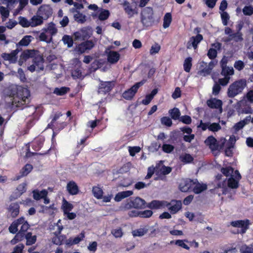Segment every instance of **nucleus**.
Listing matches in <instances>:
<instances>
[{
    "mask_svg": "<svg viewBox=\"0 0 253 253\" xmlns=\"http://www.w3.org/2000/svg\"><path fill=\"white\" fill-rule=\"evenodd\" d=\"M25 235L26 234L22 233L20 231L17 232L14 237L11 240L10 243L12 245H15L22 241L25 238Z\"/></svg>",
    "mask_w": 253,
    "mask_h": 253,
    "instance_id": "72a5a7b5",
    "label": "nucleus"
},
{
    "mask_svg": "<svg viewBox=\"0 0 253 253\" xmlns=\"http://www.w3.org/2000/svg\"><path fill=\"white\" fill-rule=\"evenodd\" d=\"M74 206L72 204L68 202L65 199H63L62 205V209L63 210L64 213H66L68 211H71L72 210Z\"/></svg>",
    "mask_w": 253,
    "mask_h": 253,
    "instance_id": "e433bc0d",
    "label": "nucleus"
},
{
    "mask_svg": "<svg viewBox=\"0 0 253 253\" xmlns=\"http://www.w3.org/2000/svg\"><path fill=\"white\" fill-rule=\"evenodd\" d=\"M180 159L184 163L188 164L191 163L194 159L189 154H185L180 156Z\"/></svg>",
    "mask_w": 253,
    "mask_h": 253,
    "instance_id": "a18cd8bd",
    "label": "nucleus"
},
{
    "mask_svg": "<svg viewBox=\"0 0 253 253\" xmlns=\"http://www.w3.org/2000/svg\"><path fill=\"white\" fill-rule=\"evenodd\" d=\"M161 49L160 45L155 42L154 44H153L150 49V53L151 55H154L156 53H158Z\"/></svg>",
    "mask_w": 253,
    "mask_h": 253,
    "instance_id": "603ef678",
    "label": "nucleus"
},
{
    "mask_svg": "<svg viewBox=\"0 0 253 253\" xmlns=\"http://www.w3.org/2000/svg\"><path fill=\"white\" fill-rule=\"evenodd\" d=\"M22 226H21L20 229L19 231L22 233L25 234L27 230L30 228V226L25 218L23 217V220L22 221Z\"/></svg>",
    "mask_w": 253,
    "mask_h": 253,
    "instance_id": "8fccbe9b",
    "label": "nucleus"
},
{
    "mask_svg": "<svg viewBox=\"0 0 253 253\" xmlns=\"http://www.w3.org/2000/svg\"><path fill=\"white\" fill-rule=\"evenodd\" d=\"M53 13L52 8L48 5L41 6L37 12V14L43 17L44 20H47Z\"/></svg>",
    "mask_w": 253,
    "mask_h": 253,
    "instance_id": "9d476101",
    "label": "nucleus"
},
{
    "mask_svg": "<svg viewBox=\"0 0 253 253\" xmlns=\"http://www.w3.org/2000/svg\"><path fill=\"white\" fill-rule=\"evenodd\" d=\"M172 20L171 15L170 13H167L164 18L163 27L164 28H168Z\"/></svg>",
    "mask_w": 253,
    "mask_h": 253,
    "instance_id": "37998d69",
    "label": "nucleus"
},
{
    "mask_svg": "<svg viewBox=\"0 0 253 253\" xmlns=\"http://www.w3.org/2000/svg\"><path fill=\"white\" fill-rule=\"evenodd\" d=\"M66 239L65 235L60 234L58 236H54L51 239L52 243L56 245H61Z\"/></svg>",
    "mask_w": 253,
    "mask_h": 253,
    "instance_id": "7c9ffc66",
    "label": "nucleus"
},
{
    "mask_svg": "<svg viewBox=\"0 0 253 253\" xmlns=\"http://www.w3.org/2000/svg\"><path fill=\"white\" fill-rule=\"evenodd\" d=\"M153 214V211L151 210H145L144 211H140L139 217L141 218H149Z\"/></svg>",
    "mask_w": 253,
    "mask_h": 253,
    "instance_id": "e2e57ef3",
    "label": "nucleus"
},
{
    "mask_svg": "<svg viewBox=\"0 0 253 253\" xmlns=\"http://www.w3.org/2000/svg\"><path fill=\"white\" fill-rule=\"evenodd\" d=\"M247 84L245 79H241L231 84L227 90V95L230 98H233L242 92Z\"/></svg>",
    "mask_w": 253,
    "mask_h": 253,
    "instance_id": "7ed1b4c3",
    "label": "nucleus"
},
{
    "mask_svg": "<svg viewBox=\"0 0 253 253\" xmlns=\"http://www.w3.org/2000/svg\"><path fill=\"white\" fill-rule=\"evenodd\" d=\"M19 50L16 49L12 50L10 53H4L2 54V57L5 60H8L10 62H15L17 58V55Z\"/></svg>",
    "mask_w": 253,
    "mask_h": 253,
    "instance_id": "5701e85b",
    "label": "nucleus"
},
{
    "mask_svg": "<svg viewBox=\"0 0 253 253\" xmlns=\"http://www.w3.org/2000/svg\"><path fill=\"white\" fill-rule=\"evenodd\" d=\"M47 194L48 192L45 189L42 190L41 191L37 189L33 191V197L36 200H39L43 197H46Z\"/></svg>",
    "mask_w": 253,
    "mask_h": 253,
    "instance_id": "cd10ccee",
    "label": "nucleus"
},
{
    "mask_svg": "<svg viewBox=\"0 0 253 253\" xmlns=\"http://www.w3.org/2000/svg\"><path fill=\"white\" fill-rule=\"evenodd\" d=\"M79 63L78 67L75 69L72 72V76L74 79H83L84 77L82 76V63L81 62L78 60Z\"/></svg>",
    "mask_w": 253,
    "mask_h": 253,
    "instance_id": "c756f323",
    "label": "nucleus"
},
{
    "mask_svg": "<svg viewBox=\"0 0 253 253\" xmlns=\"http://www.w3.org/2000/svg\"><path fill=\"white\" fill-rule=\"evenodd\" d=\"M203 36L201 34H198L195 37H192L187 43V47L190 48L192 46L194 49H196L198 44L203 40Z\"/></svg>",
    "mask_w": 253,
    "mask_h": 253,
    "instance_id": "4468645a",
    "label": "nucleus"
},
{
    "mask_svg": "<svg viewBox=\"0 0 253 253\" xmlns=\"http://www.w3.org/2000/svg\"><path fill=\"white\" fill-rule=\"evenodd\" d=\"M234 74V70L232 67H225L221 69V75L224 77H230Z\"/></svg>",
    "mask_w": 253,
    "mask_h": 253,
    "instance_id": "473e14b6",
    "label": "nucleus"
},
{
    "mask_svg": "<svg viewBox=\"0 0 253 253\" xmlns=\"http://www.w3.org/2000/svg\"><path fill=\"white\" fill-rule=\"evenodd\" d=\"M8 211L10 213L12 218L16 217L20 211V206L18 203H12L7 208Z\"/></svg>",
    "mask_w": 253,
    "mask_h": 253,
    "instance_id": "f3484780",
    "label": "nucleus"
},
{
    "mask_svg": "<svg viewBox=\"0 0 253 253\" xmlns=\"http://www.w3.org/2000/svg\"><path fill=\"white\" fill-rule=\"evenodd\" d=\"M26 239V245L31 246L34 244L37 241L36 235L32 236V232H27L25 235V238Z\"/></svg>",
    "mask_w": 253,
    "mask_h": 253,
    "instance_id": "2f4dec72",
    "label": "nucleus"
},
{
    "mask_svg": "<svg viewBox=\"0 0 253 253\" xmlns=\"http://www.w3.org/2000/svg\"><path fill=\"white\" fill-rule=\"evenodd\" d=\"M146 204L145 201L139 197H131L127 199L124 205L123 208L125 210L131 209H142L146 208Z\"/></svg>",
    "mask_w": 253,
    "mask_h": 253,
    "instance_id": "39448f33",
    "label": "nucleus"
},
{
    "mask_svg": "<svg viewBox=\"0 0 253 253\" xmlns=\"http://www.w3.org/2000/svg\"><path fill=\"white\" fill-rule=\"evenodd\" d=\"M67 190L71 195H77L79 192V187L74 181H70L67 183Z\"/></svg>",
    "mask_w": 253,
    "mask_h": 253,
    "instance_id": "aec40b11",
    "label": "nucleus"
},
{
    "mask_svg": "<svg viewBox=\"0 0 253 253\" xmlns=\"http://www.w3.org/2000/svg\"><path fill=\"white\" fill-rule=\"evenodd\" d=\"M29 58L33 59V63L37 66L38 70H43L44 59L43 56L40 54V51L36 49L24 50L20 55V59L26 61Z\"/></svg>",
    "mask_w": 253,
    "mask_h": 253,
    "instance_id": "f257e3e1",
    "label": "nucleus"
},
{
    "mask_svg": "<svg viewBox=\"0 0 253 253\" xmlns=\"http://www.w3.org/2000/svg\"><path fill=\"white\" fill-rule=\"evenodd\" d=\"M33 167L32 165L27 164L20 171L19 175H17L14 178L15 180H18L23 176H27L33 169Z\"/></svg>",
    "mask_w": 253,
    "mask_h": 253,
    "instance_id": "412c9836",
    "label": "nucleus"
},
{
    "mask_svg": "<svg viewBox=\"0 0 253 253\" xmlns=\"http://www.w3.org/2000/svg\"><path fill=\"white\" fill-rule=\"evenodd\" d=\"M92 191L93 196L97 199H100L102 198L103 192L100 187L98 186H93Z\"/></svg>",
    "mask_w": 253,
    "mask_h": 253,
    "instance_id": "79ce46f5",
    "label": "nucleus"
},
{
    "mask_svg": "<svg viewBox=\"0 0 253 253\" xmlns=\"http://www.w3.org/2000/svg\"><path fill=\"white\" fill-rule=\"evenodd\" d=\"M0 13L3 21L7 18L9 15V11L7 8L2 6L0 7Z\"/></svg>",
    "mask_w": 253,
    "mask_h": 253,
    "instance_id": "864d4df0",
    "label": "nucleus"
},
{
    "mask_svg": "<svg viewBox=\"0 0 253 253\" xmlns=\"http://www.w3.org/2000/svg\"><path fill=\"white\" fill-rule=\"evenodd\" d=\"M174 149V147L169 144H164L162 146V150L166 153H170Z\"/></svg>",
    "mask_w": 253,
    "mask_h": 253,
    "instance_id": "6e6d98bb",
    "label": "nucleus"
},
{
    "mask_svg": "<svg viewBox=\"0 0 253 253\" xmlns=\"http://www.w3.org/2000/svg\"><path fill=\"white\" fill-rule=\"evenodd\" d=\"M110 15V12L108 10L102 9L98 15V18L101 21H104L108 18Z\"/></svg>",
    "mask_w": 253,
    "mask_h": 253,
    "instance_id": "de8ad7c7",
    "label": "nucleus"
},
{
    "mask_svg": "<svg viewBox=\"0 0 253 253\" xmlns=\"http://www.w3.org/2000/svg\"><path fill=\"white\" fill-rule=\"evenodd\" d=\"M240 252L241 253H253V248L244 245L241 247Z\"/></svg>",
    "mask_w": 253,
    "mask_h": 253,
    "instance_id": "774afa93",
    "label": "nucleus"
},
{
    "mask_svg": "<svg viewBox=\"0 0 253 253\" xmlns=\"http://www.w3.org/2000/svg\"><path fill=\"white\" fill-rule=\"evenodd\" d=\"M161 123L167 126H171L172 124L171 119L169 117H163L161 119Z\"/></svg>",
    "mask_w": 253,
    "mask_h": 253,
    "instance_id": "0e129e2a",
    "label": "nucleus"
},
{
    "mask_svg": "<svg viewBox=\"0 0 253 253\" xmlns=\"http://www.w3.org/2000/svg\"><path fill=\"white\" fill-rule=\"evenodd\" d=\"M23 220V217L22 216L13 221L8 228L9 232L12 234L16 233L18 230V227L22 224Z\"/></svg>",
    "mask_w": 253,
    "mask_h": 253,
    "instance_id": "b1692460",
    "label": "nucleus"
},
{
    "mask_svg": "<svg viewBox=\"0 0 253 253\" xmlns=\"http://www.w3.org/2000/svg\"><path fill=\"white\" fill-rule=\"evenodd\" d=\"M146 81V79H143L140 82L135 83L130 88L125 90L123 92L122 94L123 97L127 100H131L135 96L138 88L143 85Z\"/></svg>",
    "mask_w": 253,
    "mask_h": 253,
    "instance_id": "0eeeda50",
    "label": "nucleus"
},
{
    "mask_svg": "<svg viewBox=\"0 0 253 253\" xmlns=\"http://www.w3.org/2000/svg\"><path fill=\"white\" fill-rule=\"evenodd\" d=\"M124 9L126 13L127 14L128 18H131L135 14L138 13L137 10L135 8H132L128 1L125 0L122 3Z\"/></svg>",
    "mask_w": 253,
    "mask_h": 253,
    "instance_id": "dca6fc26",
    "label": "nucleus"
},
{
    "mask_svg": "<svg viewBox=\"0 0 253 253\" xmlns=\"http://www.w3.org/2000/svg\"><path fill=\"white\" fill-rule=\"evenodd\" d=\"M217 50L213 48H210L209 49V50L208 51V53H207V55H208V57L210 59H211V60L215 58L217 56Z\"/></svg>",
    "mask_w": 253,
    "mask_h": 253,
    "instance_id": "052dcab7",
    "label": "nucleus"
},
{
    "mask_svg": "<svg viewBox=\"0 0 253 253\" xmlns=\"http://www.w3.org/2000/svg\"><path fill=\"white\" fill-rule=\"evenodd\" d=\"M192 58L190 57L186 58L184 61L183 68L184 71L187 72H190L192 64Z\"/></svg>",
    "mask_w": 253,
    "mask_h": 253,
    "instance_id": "58836bf2",
    "label": "nucleus"
},
{
    "mask_svg": "<svg viewBox=\"0 0 253 253\" xmlns=\"http://www.w3.org/2000/svg\"><path fill=\"white\" fill-rule=\"evenodd\" d=\"M62 40L65 44H67L68 47H71L73 45L74 41L73 38L70 36L64 35Z\"/></svg>",
    "mask_w": 253,
    "mask_h": 253,
    "instance_id": "c03bdc74",
    "label": "nucleus"
},
{
    "mask_svg": "<svg viewBox=\"0 0 253 253\" xmlns=\"http://www.w3.org/2000/svg\"><path fill=\"white\" fill-rule=\"evenodd\" d=\"M148 229L146 228H139L132 231L133 237H142L148 232Z\"/></svg>",
    "mask_w": 253,
    "mask_h": 253,
    "instance_id": "4c0bfd02",
    "label": "nucleus"
},
{
    "mask_svg": "<svg viewBox=\"0 0 253 253\" xmlns=\"http://www.w3.org/2000/svg\"><path fill=\"white\" fill-rule=\"evenodd\" d=\"M37 119L34 116L29 117L27 122V127L28 128H31L36 123Z\"/></svg>",
    "mask_w": 253,
    "mask_h": 253,
    "instance_id": "69168bd1",
    "label": "nucleus"
},
{
    "mask_svg": "<svg viewBox=\"0 0 253 253\" xmlns=\"http://www.w3.org/2000/svg\"><path fill=\"white\" fill-rule=\"evenodd\" d=\"M166 201L154 200L149 203L146 207L151 210H158L166 207Z\"/></svg>",
    "mask_w": 253,
    "mask_h": 253,
    "instance_id": "ddd939ff",
    "label": "nucleus"
},
{
    "mask_svg": "<svg viewBox=\"0 0 253 253\" xmlns=\"http://www.w3.org/2000/svg\"><path fill=\"white\" fill-rule=\"evenodd\" d=\"M85 237V232L84 231L82 232L77 236L74 238H70L66 240V244L68 246H71L73 245L79 244L81 241L84 240Z\"/></svg>",
    "mask_w": 253,
    "mask_h": 253,
    "instance_id": "2eb2a0df",
    "label": "nucleus"
},
{
    "mask_svg": "<svg viewBox=\"0 0 253 253\" xmlns=\"http://www.w3.org/2000/svg\"><path fill=\"white\" fill-rule=\"evenodd\" d=\"M244 15L250 16L253 14V7L252 6H245L243 9Z\"/></svg>",
    "mask_w": 253,
    "mask_h": 253,
    "instance_id": "338daca9",
    "label": "nucleus"
},
{
    "mask_svg": "<svg viewBox=\"0 0 253 253\" xmlns=\"http://www.w3.org/2000/svg\"><path fill=\"white\" fill-rule=\"evenodd\" d=\"M120 55L117 52L114 51H110L107 55V60L111 64L116 63L120 59Z\"/></svg>",
    "mask_w": 253,
    "mask_h": 253,
    "instance_id": "393cba45",
    "label": "nucleus"
},
{
    "mask_svg": "<svg viewBox=\"0 0 253 253\" xmlns=\"http://www.w3.org/2000/svg\"><path fill=\"white\" fill-rule=\"evenodd\" d=\"M140 21L143 26L145 27L152 26L154 24V13L152 7L147 6L142 9Z\"/></svg>",
    "mask_w": 253,
    "mask_h": 253,
    "instance_id": "20e7f679",
    "label": "nucleus"
},
{
    "mask_svg": "<svg viewBox=\"0 0 253 253\" xmlns=\"http://www.w3.org/2000/svg\"><path fill=\"white\" fill-rule=\"evenodd\" d=\"M230 224L235 227L243 228L247 224L249 226L251 224L250 221L249 219H246L245 220H238L233 221L231 222Z\"/></svg>",
    "mask_w": 253,
    "mask_h": 253,
    "instance_id": "c85d7f7f",
    "label": "nucleus"
},
{
    "mask_svg": "<svg viewBox=\"0 0 253 253\" xmlns=\"http://www.w3.org/2000/svg\"><path fill=\"white\" fill-rule=\"evenodd\" d=\"M221 127L219 123H213L211 124L210 123L209 130L212 132H217L220 130Z\"/></svg>",
    "mask_w": 253,
    "mask_h": 253,
    "instance_id": "3c124183",
    "label": "nucleus"
},
{
    "mask_svg": "<svg viewBox=\"0 0 253 253\" xmlns=\"http://www.w3.org/2000/svg\"><path fill=\"white\" fill-rule=\"evenodd\" d=\"M169 113L172 119L174 120H179L180 117V112L178 108L174 107L170 109Z\"/></svg>",
    "mask_w": 253,
    "mask_h": 253,
    "instance_id": "c9c22d12",
    "label": "nucleus"
},
{
    "mask_svg": "<svg viewBox=\"0 0 253 253\" xmlns=\"http://www.w3.org/2000/svg\"><path fill=\"white\" fill-rule=\"evenodd\" d=\"M233 171V168L230 166L222 168L221 169V172L227 177L229 176L231 173H232Z\"/></svg>",
    "mask_w": 253,
    "mask_h": 253,
    "instance_id": "4d7b16f0",
    "label": "nucleus"
},
{
    "mask_svg": "<svg viewBox=\"0 0 253 253\" xmlns=\"http://www.w3.org/2000/svg\"><path fill=\"white\" fill-rule=\"evenodd\" d=\"M230 37L232 38L235 42H241L243 40V34L242 33L236 32L230 35Z\"/></svg>",
    "mask_w": 253,
    "mask_h": 253,
    "instance_id": "5fc2aeb1",
    "label": "nucleus"
},
{
    "mask_svg": "<svg viewBox=\"0 0 253 253\" xmlns=\"http://www.w3.org/2000/svg\"><path fill=\"white\" fill-rule=\"evenodd\" d=\"M204 143L212 152L220 150L223 146V143L220 144L217 139L212 135L209 136L205 140Z\"/></svg>",
    "mask_w": 253,
    "mask_h": 253,
    "instance_id": "6e6552de",
    "label": "nucleus"
},
{
    "mask_svg": "<svg viewBox=\"0 0 253 253\" xmlns=\"http://www.w3.org/2000/svg\"><path fill=\"white\" fill-rule=\"evenodd\" d=\"M69 90V88L67 87H56L55 88L54 92L58 95L61 96L66 94Z\"/></svg>",
    "mask_w": 253,
    "mask_h": 253,
    "instance_id": "09e8293b",
    "label": "nucleus"
},
{
    "mask_svg": "<svg viewBox=\"0 0 253 253\" xmlns=\"http://www.w3.org/2000/svg\"><path fill=\"white\" fill-rule=\"evenodd\" d=\"M16 90L12 93L13 96H16L19 99L17 106H19L20 104H26L28 100L29 97L30 96V93L29 90L26 88L19 86L16 87Z\"/></svg>",
    "mask_w": 253,
    "mask_h": 253,
    "instance_id": "423d86ee",
    "label": "nucleus"
},
{
    "mask_svg": "<svg viewBox=\"0 0 253 253\" xmlns=\"http://www.w3.org/2000/svg\"><path fill=\"white\" fill-rule=\"evenodd\" d=\"M208 106L212 109H220L222 108V102L221 100L216 98H211L208 100Z\"/></svg>",
    "mask_w": 253,
    "mask_h": 253,
    "instance_id": "4be33fe9",
    "label": "nucleus"
},
{
    "mask_svg": "<svg viewBox=\"0 0 253 253\" xmlns=\"http://www.w3.org/2000/svg\"><path fill=\"white\" fill-rule=\"evenodd\" d=\"M111 233L115 238H121L123 235V230L121 227L112 229L111 231Z\"/></svg>",
    "mask_w": 253,
    "mask_h": 253,
    "instance_id": "13d9d810",
    "label": "nucleus"
},
{
    "mask_svg": "<svg viewBox=\"0 0 253 253\" xmlns=\"http://www.w3.org/2000/svg\"><path fill=\"white\" fill-rule=\"evenodd\" d=\"M44 19L39 14L33 16L30 19V25L32 27H35L41 25L43 23Z\"/></svg>",
    "mask_w": 253,
    "mask_h": 253,
    "instance_id": "a878e982",
    "label": "nucleus"
},
{
    "mask_svg": "<svg viewBox=\"0 0 253 253\" xmlns=\"http://www.w3.org/2000/svg\"><path fill=\"white\" fill-rule=\"evenodd\" d=\"M228 186L232 189H236L239 187V180L235 179L231 176L227 181Z\"/></svg>",
    "mask_w": 253,
    "mask_h": 253,
    "instance_id": "a19ab883",
    "label": "nucleus"
},
{
    "mask_svg": "<svg viewBox=\"0 0 253 253\" xmlns=\"http://www.w3.org/2000/svg\"><path fill=\"white\" fill-rule=\"evenodd\" d=\"M195 185L193 186V191L195 194H200L204 191L207 190V185L206 184H200L198 182L197 179H196Z\"/></svg>",
    "mask_w": 253,
    "mask_h": 253,
    "instance_id": "bb28decb",
    "label": "nucleus"
},
{
    "mask_svg": "<svg viewBox=\"0 0 253 253\" xmlns=\"http://www.w3.org/2000/svg\"><path fill=\"white\" fill-rule=\"evenodd\" d=\"M212 69V67H211L210 66H206L203 69H201L198 72V74L200 75H202L203 76H206L211 74V71Z\"/></svg>",
    "mask_w": 253,
    "mask_h": 253,
    "instance_id": "bf43d9fd",
    "label": "nucleus"
},
{
    "mask_svg": "<svg viewBox=\"0 0 253 253\" xmlns=\"http://www.w3.org/2000/svg\"><path fill=\"white\" fill-rule=\"evenodd\" d=\"M45 139L42 136L35 138L32 142L31 147L35 151H39L42 147Z\"/></svg>",
    "mask_w": 253,
    "mask_h": 253,
    "instance_id": "a211bd4d",
    "label": "nucleus"
},
{
    "mask_svg": "<svg viewBox=\"0 0 253 253\" xmlns=\"http://www.w3.org/2000/svg\"><path fill=\"white\" fill-rule=\"evenodd\" d=\"M19 24L24 28H27L31 26L30 20L28 21V19L22 16H19Z\"/></svg>",
    "mask_w": 253,
    "mask_h": 253,
    "instance_id": "49530a36",
    "label": "nucleus"
},
{
    "mask_svg": "<svg viewBox=\"0 0 253 253\" xmlns=\"http://www.w3.org/2000/svg\"><path fill=\"white\" fill-rule=\"evenodd\" d=\"M34 39V38L32 36L26 35L20 41L18 44L20 46H26L28 45Z\"/></svg>",
    "mask_w": 253,
    "mask_h": 253,
    "instance_id": "f704fd0d",
    "label": "nucleus"
},
{
    "mask_svg": "<svg viewBox=\"0 0 253 253\" xmlns=\"http://www.w3.org/2000/svg\"><path fill=\"white\" fill-rule=\"evenodd\" d=\"M179 120L186 125H189L192 122V119L191 117L188 115H184L180 117Z\"/></svg>",
    "mask_w": 253,
    "mask_h": 253,
    "instance_id": "680f3d73",
    "label": "nucleus"
},
{
    "mask_svg": "<svg viewBox=\"0 0 253 253\" xmlns=\"http://www.w3.org/2000/svg\"><path fill=\"white\" fill-rule=\"evenodd\" d=\"M57 32L56 25L53 22H49L45 27L42 29V32L37 39L39 41L50 43L53 41V36H55Z\"/></svg>",
    "mask_w": 253,
    "mask_h": 253,
    "instance_id": "f03ea898",
    "label": "nucleus"
},
{
    "mask_svg": "<svg viewBox=\"0 0 253 253\" xmlns=\"http://www.w3.org/2000/svg\"><path fill=\"white\" fill-rule=\"evenodd\" d=\"M166 204L165 207L168 208L171 214L177 213L182 208V203L179 200H172L170 202L166 201Z\"/></svg>",
    "mask_w": 253,
    "mask_h": 253,
    "instance_id": "1a4fd4ad",
    "label": "nucleus"
},
{
    "mask_svg": "<svg viewBox=\"0 0 253 253\" xmlns=\"http://www.w3.org/2000/svg\"><path fill=\"white\" fill-rule=\"evenodd\" d=\"M27 184L25 182L18 185L15 190L11 195V199H16L20 197L26 191Z\"/></svg>",
    "mask_w": 253,
    "mask_h": 253,
    "instance_id": "f8f14e48",
    "label": "nucleus"
},
{
    "mask_svg": "<svg viewBox=\"0 0 253 253\" xmlns=\"http://www.w3.org/2000/svg\"><path fill=\"white\" fill-rule=\"evenodd\" d=\"M195 184L196 182H195L194 180L187 179L180 183L179 188L181 191L186 192L190 191Z\"/></svg>",
    "mask_w": 253,
    "mask_h": 253,
    "instance_id": "9b49d317",
    "label": "nucleus"
},
{
    "mask_svg": "<svg viewBox=\"0 0 253 253\" xmlns=\"http://www.w3.org/2000/svg\"><path fill=\"white\" fill-rule=\"evenodd\" d=\"M113 88L111 82H102L100 84L98 92L100 93L106 94L109 92Z\"/></svg>",
    "mask_w": 253,
    "mask_h": 253,
    "instance_id": "6ab92c4d",
    "label": "nucleus"
},
{
    "mask_svg": "<svg viewBox=\"0 0 253 253\" xmlns=\"http://www.w3.org/2000/svg\"><path fill=\"white\" fill-rule=\"evenodd\" d=\"M75 21L79 23H84L86 21V16L79 11H77V13L74 15Z\"/></svg>",
    "mask_w": 253,
    "mask_h": 253,
    "instance_id": "ea45409f",
    "label": "nucleus"
}]
</instances>
